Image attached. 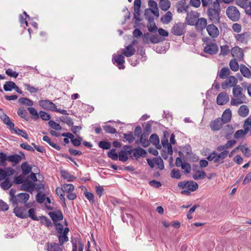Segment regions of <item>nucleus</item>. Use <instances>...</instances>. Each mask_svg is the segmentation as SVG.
<instances>
[{
    "mask_svg": "<svg viewBox=\"0 0 251 251\" xmlns=\"http://www.w3.org/2000/svg\"><path fill=\"white\" fill-rule=\"evenodd\" d=\"M234 37L237 42L247 44L250 37V35L248 32H245L241 34H234Z\"/></svg>",
    "mask_w": 251,
    "mask_h": 251,
    "instance_id": "nucleus-14",
    "label": "nucleus"
},
{
    "mask_svg": "<svg viewBox=\"0 0 251 251\" xmlns=\"http://www.w3.org/2000/svg\"><path fill=\"white\" fill-rule=\"evenodd\" d=\"M61 176L63 178L67 179L68 181H73L75 177L71 175L68 172L66 171H61Z\"/></svg>",
    "mask_w": 251,
    "mask_h": 251,
    "instance_id": "nucleus-44",
    "label": "nucleus"
},
{
    "mask_svg": "<svg viewBox=\"0 0 251 251\" xmlns=\"http://www.w3.org/2000/svg\"><path fill=\"white\" fill-rule=\"evenodd\" d=\"M153 161L154 163L157 165L158 167L160 170H162L164 169V165L163 161L160 157L153 158Z\"/></svg>",
    "mask_w": 251,
    "mask_h": 251,
    "instance_id": "nucleus-47",
    "label": "nucleus"
},
{
    "mask_svg": "<svg viewBox=\"0 0 251 251\" xmlns=\"http://www.w3.org/2000/svg\"><path fill=\"white\" fill-rule=\"evenodd\" d=\"M38 221H40L42 224L44 225L47 227L50 228L52 227L53 224L50 219L45 216H42L39 217Z\"/></svg>",
    "mask_w": 251,
    "mask_h": 251,
    "instance_id": "nucleus-31",
    "label": "nucleus"
},
{
    "mask_svg": "<svg viewBox=\"0 0 251 251\" xmlns=\"http://www.w3.org/2000/svg\"><path fill=\"white\" fill-rule=\"evenodd\" d=\"M172 13L170 11H168L161 18V21L164 24H168L172 21Z\"/></svg>",
    "mask_w": 251,
    "mask_h": 251,
    "instance_id": "nucleus-34",
    "label": "nucleus"
},
{
    "mask_svg": "<svg viewBox=\"0 0 251 251\" xmlns=\"http://www.w3.org/2000/svg\"><path fill=\"white\" fill-rule=\"evenodd\" d=\"M19 102L22 104L31 106L33 104L32 100L26 98H21L19 99Z\"/></svg>",
    "mask_w": 251,
    "mask_h": 251,
    "instance_id": "nucleus-45",
    "label": "nucleus"
},
{
    "mask_svg": "<svg viewBox=\"0 0 251 251\" xmlns=\"http://www.w3.org/2000/svg\"><path fill=\"white\" fill-rule=\"evenodd\" d=\"M17 114L21 118L25 119L26 121L28 120V113L26 110L23 108H19L17 111Z\"/></svg>",
    "mask_w": 251,
    "mask_h": 251,
    "instance_id": "nucleus-46",
    "label": "nucleus"
},
{
    "mask_svg": "<svg viewBox=\"0 0 251 251\" xmlns=\"http://www.w3.org/2000/svg\"><path fill=\"white\" fill-rule=\"evenodd\" d=\"M222 132L226 140H229L234 132V129L232 126L227 125L223 128Z\"/></svg>",
    "mask_w": 251,
    "mask_h": 251,
    "instance_id": "nucleus-20",
    "label": "nucleus"
},
{
    "mask_svg": "<svg viewBox=\"0 0 251 251\" xmlns=\"http://www.w3.org/2000/svg\"><path fill=\"white\" fill-rule=\"evenodd\" d=\"M236 4L241 7L247 9L249 4V0H236Z\"/></svg>",
    "mask_w": 251,
    "mask_h": 251,
    "instance_id": "nucleus-50",
    "label": "nucleus"
},
{
    "mask_svg": "<svg viewBox=\"0 0 251 251\" xmlns=\"http://www.w3.org/2000/svg\"><path fill=\"white\" fill-rule=\"evenodd\" d=\"M99 146L102 149L108 150L110 148L111 144L108 142L102 141L99 143Z\"/></svg>",
    "mask_w": 251,
    "mask_h": 251,
    "instance_id": "nucleus-58",
    "label": "nucleus"
},
{
    "mask_svg": "<svg viewBox=\"0 0 251 251\" xmlns=\"http://www.w3.org/2000/svg\"><path fill=\"white\" fill-rule=\"evenodd\" d=\"M8 161L14 163V165L18 164L21 160L20 155L14 154L8 156Z\"/></svg>",
    "mask_w": 251,
    "mask_h": 251,
    "instance_id": "nucleus-36",
    "label": "nucleus"
},
{
    "mask_svg": "<svg viewBox=\"0 0 251 251\" xmlns=\"http://www.w3.org/2000/svg\"><path fill=\"white\" fill-rule=\"evenodd\" d=\"M112 61L114 64H117L119 69H124L125 68V66L123 65L125 62V57L122 55L113 54Z\"/></svg>",
    "mask_w": 251,
    "mask_h": 251,
    "instance_id": "nucleus-10",
    "label": "nucleus"
},
{
    "mask_svg": "<svg viewBox=\"0 0 251 251\" xmlns=\"http://www.w3.org/2000/svg\"><path fill=\"white\" fill-rule=\"evenodd\" d=\"M221 11L220 4L217 1H214L207 10L209 20L213 24L220 23Z\"/></svg>",
    "mask_w": 251,
    "mask_h": 251,
    "instance_id": "nucleus-3",
    "label": "nucleus"
},
{
    "mask_svg": "<svg viewBox=\"0 0 251 251\" xmlns=\"http://www.w3.org/2000/svg\"><path fill=\"white\" fill-rule=\"evenodd\" d=\"M188 5L185 0H180L176 4L177 11L178 13L186 12L188 11Z\"/></svg>",
    "mask_w": 251,
    "mask_h": 251,
    "instance_id": "nucleus-22",
    "label": "nucleus"
},
{
    "mask_svg": "<svg viewBox=\"0 0 251 251\" xmlns=\"http://www.w3.org/2000/svg\"><path fill=\"white\" fill-rule=\"evenodd\" d=\"M126 151H124L123 150L121 151L118 154L119 159L120 161L125 162L127 161L128 159V156L126 155Z\"/></svg>",
    "mask_w": 251,
    "mask_h": 251,
    "instance_id": "nucleus-56",
    "label": "nucleus"
},
{
    "mask_svg": "<svg viewBox=\"0 0 251 251\" xmlns=\"http://www.w3.org/2000/svg\"><path fill=\"white\" fill-rule=\"evenodd\" d=\"M186 27L185 23L181 22L175 23L171 29V33L176 36H181L185 33Z\"/></svg>",
    "mask_w": 251,
    "mask_h": 251,
    "instance_id": "nucleus-6",
    "label": "nucleus"
},
{
    "mask_svg": "<svg viewBox=\"0 0 251 251\" xmlns=\"http://www.w3.org/2000/svg\"><path fill=\"white\" fill-rule=\"evenodd\" d=\"M15 83L11 81H6L3 85V89L5 91H11L14 89Z\"/></svg>",
    "mask_w": 251,
    "mask_h": 251,
    "instance_id": "nucleus-41",
    "label": "nucleus"
},
{
    "mask_svg": "<svg viewBox=\"0 0 251 251\" xmlns=\"http://www.w3.org/2000/svg\"><path fill=\"white\" fill-rule=\"evenodd\" d=\"M240 71L242 75L247 78H250L251 76V72L248 68L244 65H241Z\"/></svg>",
    "mask_w": 251,
    "mask_h": 251,
    "instance_id": "nucleus-35",
    "label": "nucleus"
},
{
    "mask_svg": "<svg viewBox=\"0 0 251 251\" xmlns=\"http://www.w3.org/2000/svg\"><path fill=\"white\" fill-rule=\"evenodd\" d=\"M199 17V14L196 12H191L189 13H188L185 20L187 23L191 25H195L197 19Z\"/></svg>",
    "mask_w": 251,
    "mask_h": 251,
    "instance_id": "nucleus-12",
    "label": "nucleus"
},
{
    "mask_svg": "<svg viewBox=\"0 0 251 251\" xmlns=\"http://www.w3.org/2000/svg\"><path fill=\"white\" fill-rule=\"evenodd\" d=\"M62 187L64 192L67 193L72 192L75 189L74 185L72 184H65L62 185Z\"/></svg>",
    "mask_w": 251,
    "mask_h": 251,
    "instance_id": "nucleus-59",
    "label": "nucleus"
},
{
    "mask_svg": "<svg viewBox=\"0 0 251 251\" xmlns=\"http://www.w3.org/2000/svg\"><path fill=\"white\" fill-rule=\"evenodd\" d=\"M16 190L11 188L9 191V200L12 204L15 206L19 203H25L29 199V195L26 193H21L16 194Z\"/></svg>",
    "mask_w": 251,
    "mask_h": 251,
    "instance_id": "nucleus-4",
    "label": "nucleus"
},
{
    "mask_svg": "<svg viewBox=\"0 0 251 251\" xmlns=\"http://www.w3.org/2000/svg\"><path fill=\"white\" fill-rule=\"evenodd\" d=\"M231 54L232 56L239 59L243 57V52L242 49L238 46L234 47L231 50Z\"/></svg>",
    "mask_w": 251,
    "mask_h": 251,
    "instance_id": "nucleus-23",
    "label": "nucleus"
},
{
    "mask_svg": "<svg viewBox=\"0 0 251 251\" xmlns=\"http://www.w3.org/2000/svg\"><path fill=\"white\" fill-rule=\"evenodd\" d=\"M237 79L235 76L230 75L226 80L222 83L221 86L223 89H226L228 87L233 88L234 86L237 85Z\"/></svg>",
    "mask_w": 251,
    "mask_h": 251,
    "instance_id": "nucleus-7",
    "label": "nucleus"
},
{
    "mask_svg": "<svg viewBox=\"0 0 251 251\" xmlns=\"http://www.w3.org/2000/svg\"><path fill=\"white\" fill-rule=\"evenodd\" d=\"M149 135L143 133L139 137V142L142 146L145 148L148 147L150 145V141L148 140Z\"/></svg>",
    "mask_w": 251,
    "mask_h": 251,
    "instance_id": "nucleus-30",
    "label": "nucleus"
},
{
    "mask_svg": "<svg viewBox=\"0 0 251 251\" xmlns=\"http://www.w3.org/2000/svg\"><path fill=\"white\" fill-rule=\"evenodd\" d=\"M229 66L231 70L234 72L238 71L239 69V65L236 59L230 60Z\"/></svg>",
    "mask_w": 251,
    "mask_h": 251,
    "instance_id": "nucleus-48",
    "label": "nucleus"
},
{
    "mask_svg": "<svg viewBox=\"0 0 251 251\" xmlns=\"http://www.w3.org/2000/svg\"><path fill=\"white\" fill-rule=\"evenodd\" d=\"M8 160V156L4 152H0V165L1 166L5 167L6 166V160Z\"/></svg>",
    "mask_w": 251,
    "mask_h": 251,
    "instance_id": "nucleus-52",
    "label": "nucleus"
},
{
    "mask_svg": "<svg viewBox=\"0 0 251 251\" xmlns=\"http://www.w3.org/2000/svg\"><path fill=\"white\" fill-rule=\"evenodd\" d=\"M122 53L126 57H129L134 54L135 49L131 45H128L122 50Z\"/></svg>",
    "mask_w": 251,
    "mask_h": 251,
    "instance_id": "nucleus-26",
    "label": "nucleus"
},
{
    "mask_svg": "<svg viewBox=\"0 0 251 251\" xmlns=\"http://www.w3.org/2000/svg\"><path fill=\"white\" fill-rule=\"evenodd\" d=\"M30 217L33 220L38 221L39 217H37L35 215V210L33 208H30L28 210L27 217Z\"/></svg>",
    "mask_w": 251,
    "mask_h": 251,
    "instance_id": "nucleus-55",
    "label": "nucleus"
},
{
    "mask_svg": "<svg viewBox=\"0 0 251 251\" xmlns=\"http://www.w3.org/2000/svg\"><path fill=\"white\" fill-rule=\"evenodd\" d=\"M203 51L209 54H215L218 52V47L216 43H209L204 48Z\"/></svg>",
    "mask_w": 251,
    "mask_h": 251,
    "instance_id": "nucleus-8",
    "label": "nucleus"
},
{
    "mask_svg": "<svg viewBox=\"0 0 251 251\" xmlns=\"http://www.w3.org/2000/svg\"><path fill=\"white\" fill-rule=\"evenodd\" d=\"M43 140L45 142H47L50 146L56 150L59 151L61 149V147L59 145L52 142L48 136H44L43 137Z\"/></svg>",
    "mask_w": 251,
    "mask_h": 251,
    "instance_id": "nucleus-38",
    "label": "nucleus"
},
{
    "mask_svg": "<svg viewBox=\"0 0 251 251\" xmlns=\"http://www.w3.org/2000/svg\"><path fill=\"white\" fill-rule=\"evenodd\" d=\"M27 110H28L30 114L31 115V118L32 119L36 120L37 119H39V114L34 107H28Z\"/></svg>",
    "mask_w": 251,
    "mask_h": 251,
    "instance_id": "nucleus-42",
    "label": "nucleus"
},
{
    "mask_svg": "<svg viewBox=\"0 0 251 251\" xmlns=\"http://www.w3.org/2000/svg\"><path fill=\"white\" fill-rule=\"evenodd\" d=\"M0 118L9 129L12 130L14 128V124L11 122L10 118L6 114L3 113L0 116Z\"/></svg>",
    "mask_w": 251,
    "mask_h": 251,
    "instance_id": "nucleus-24",
    "label": "nucleus"
},
{
    "mask_svg": "<svg viewBox=\"0 0 251 251\" xmlns=\"http://www.w3.org/2000/svg\"><path fill=\"white\" fill-rule=\"evenodd\" d=\"M207 25V20L204 18H201L197 20L195 25L198 30H202L205 28H206Z\"/></svg>",
    "mask_w": 251,
    "mask_h": 251,
    "instance_id": "nucleus-25",
    "label": "nucleus"
},
{
    "mask_svg": "<svg viewBox=\"0 0 251 251\" xmlns=\"http://www.w3.org/2000/svg\"><path fill=\"white\" fill-rule=\"evenodd\" d=\"M206 28L208 35L211 38H215L219 36V30L213 23L207 25Z\"/></svg>",
    "mask_w": 251,
    "mask_h": 251,
    "instance_id": "nucleus-9",
    "label": "nucleus"
},
{
    "mask_svg": "<svg viewBox=\"0 0 251 251\" xmlns=\"http://www.w3.org/2000/svg\"><path fill=\"white\" fill-rule=\"evenodd\" d=\"M47 251H63L61 246L58 244L52 242L47 244Z\"/></svg>",
    "mask_w": 251,
    "mask_h": 251,
    "instance_id": "nucleus-27",
    "label": "nucleus"
},
{
    "mask_svg": "<svg viewBox=\"0 0 251 251\" xmlns=\"http://www.w3.org/2000/svg\"><path fill=\"white\" fill-rule=\"evenodd\" d=\"M50 126L55 130H61L62 127L54 121L50 120L49 122Z\"/></svg>",
    "mask_w": 251,
    "mask_h": 251,
    "instance_id": "nucleus-54",
    "label": "nucleus"
},
{
    "mask_svg": "<svg viewBox=\"0 0 251 251\" xmlns=\"http://www.w3.org/2000/svg\"><path fill=\"white\" fill-rule=\"evenodd\" d=\"M249 113V108L246 105H242L238 109V114L242 117H247Z\"/></svg>",
    "mask_w": 251,
    "mask_h": 251,
    "instance_id": "nucleus-29",
    "label": "nucleus"
},
{
    "mask_svg": "<svg viewBox=\"0 0 251 251\" xmlns=\"http://www.w3.org/2000/svg\"><path fill=\"white\" fill-rule=\"evenodd\" d=\"M115 151V149H112L107 153V156L113 160H117L119 158L118 154Z\"/></svg>",
    "mask_w": 251,
    "mask_h": 251,
    "instance_id": "nucleus-49",
    "label": "nucleus"
},
{
    "mask_svg": "<svg viewBox=\"0 0 251 251\" xmlns=\"http://www.w3.org/2000/svg\"><path fill=\"white\" fill-rule=\"evenodd\" d=\"M146 151L141 148L134 149V152L132 155L130 156V158L134 157L136 160H138L140 157H145L146 155Z\"/></svg>",
    "mask_w": 251,
    "mask_h": 251,
    "instance_id": "nucleus-21",
    "label": "nucleus"
},
{
    "mask_svg": "<svg viewBox=\"0 0 251 251\" xmlns=\"http://www.w3.org/2000/svg\"><path fill=\"white\" fill-rule=\"evenodd\" d=\"M82 140V138L80 136H78L77 138H74L71 141L74 146L78 147L80 145Z\"/></svg>",
    "mask_w": 251,
    "mask_h": 251,
    "instance_id": "nucleus-63",
    "label": "nucleus"
},
{
    "mask_svg": "<svg viewBox=\"0 0 251 251\" xmlns=\"http://www.w3.org/2000/svg\"><path fill=\"white\" fill-rule=\"evenodd\" d=\"M14 213L18 217L22 219L27 218L26 209L24 207H19L17 205L14 209Z\"/></svg>",
    "mask_w": 251,
    "mask_h": 251,
    "instance_id": "nucleus-13",
    "label": "nucleus"
},
{
    "mask_svg": "<svg viewBox=\"0 0 251 251\" xmlns=\"http://www.w3.org/2000/svg\"><path fill=\"white\" fill-rule=\"evenodd\" d=\"M236 141L234 140H229L226 144L219 146L217 148V151L221 152L218 153L216 151H213L207 157V159L209 161H213L215 163L222 164L224 162V160L226 157L228 153V149L231 148L235 144Z\"/></svg>",
    "mask_w": 251,
    "mask_h": 251,
    "instance_id": "nucleus-1",
    "label": "nucleus"
},
{
    "mask_svg": "<svg viewBox=\"0 0 251 251\" xmlns=\"http://www.w3.org/2000/svg\"><path fill=\"white\" fill-rule=\"evenodd\" d=\"M229 48L227 45H224L221 47L220 54L223 56H226L229 53Z\"/></svg>",
    "mask_w": 251,
    "mask_h": 251,
    "instance_id": "nucleus-62",
    "label": "nucleus"
},
{
    "mask_svg": "<svg viewBox=\"0 0 251 251\" xmlns=\"http://www.w3.org/2000/svg\"><path fill=\"white\" fill-rule=\"evenodd\" d=\"M148 5L150 7V8L146 10L145 15H147L148 11L150 10L152 14H154V16H155L156 17H158L159 13L157 3L154 0H150L149 1Z\"/></svg>",
    "mask_w": 251,
    "mask_h": 251,
    "instance_id": "nucleus-11",
    "label": "nucleus"
},
{
    "mask_svg": "<svg viewBox=\"0 0 251 251\" xmlns=\"http://www.w3.org/2000/svg\"><path fill=\"white\" fill-rule=\"evenodd\" d=\"M159 6L163 11H167L171 6V2L169 0H160Z\"/></svg>",
    "mask_w": 251,
    "mask_h": 251,
    "instance_id": "nucleus-33",
    "label": "nucleus"
},
{
    "mask_svg": "<svg viewBox=\"0 0 251 251\" xmlns=\"http://www.w3.org/2000/svg\"><path fill=\"white\" fill-rule=\"evenodd\" d=\"M150 143H152L154 145H157L159 143V139L156 134H151L150 138Z\"/></svg>",
    "mask_w": 251,
    "mask_h": 251,
    "instance_id": "nucleus-53",
    "label": "nucleus"
},
{
    "mask_svg": "<svg viewBox=\"0 0 251 251\" xmlns=\"http://www.w3.org/2000/svg\"><path fill=\"white\" fill-rule=\"evenodd\" d=\"M12 185V183L10 181L9 179L5 178L4 181L0 183L1 188L4 190L9 189Z\"/></svg>",
    "mask_w": 251,
    "mask_h": 251,
    "instance_id": "nucleus-40",
    "label": "nucleus"
},
{
    "mask_svg": "<svg viewBox=\"0 0 251 251\" xmlns=\"http://www.w3.org/2000/svg\"><path fill=\"white\" fill-rule=\"evenodd\" d=\"M224 124L221 118H218L215 120L212 121L210 123V127L213 131L219 130Z\"/></svg>",
    "mask_w": 251,
    "mask_h": 251,
    "instance_id": "nucleus-15",
    "label": "nucleus"
},
{
    "mask_svg": "<svg viewBox=\"0 0 251 251\" xmlns=\"http://www.w3.org/2000/svg\"><path fill=\"white\" fill-rule=\"evenodd\" d=\"M231 111L230 109H226L224 112L221 119L224 124L229 122L231 120Z\"/></svg>",
    "mask_w": 251,
    "mask_h": 251,
    "instance_id": "nucleus-28",
    "label": "nucleus"
},
{
    "mask_svg": "<svg viewBox=\"0 0 251 251\" xmlns=\"http://www.w3.org/2000/svg\"><path fill=\"white\" fill-rule=\"evenodd\" d=\"M34 188L35 185L30 180L25 181L21 186V190L26 191L31 194L32 193Z\"/></svg>",
    "mask_w": 251,
    "mask_h": 251,
    "instance_id": "nucleus-16",
    "label": "nucleus"
},
{
    "mask_svg": "<svg viewBox=\"0 0 251 251\" xmlns=\"http://www.w3.org/2000/svg\"><path fill=\"white\" fill-rule=\"evenodd\" d=\"M233 97L231 99L230 104L233 106H238L247 103V99L243 93V89L240 85H235L232 89Z\"/></svg>",
    "mask_w": 251,
    "mask_h": 251,
    "instance_id": "nucleus-2",
    "label": "nucleus"
},
{
    "mask_svg": "<svg viewBox=\"0 0 251 251\" xmlns=\"http://www.w3.org/2000/svg\"><path fill=\"white\" fill-rule=\"evenodd\" d=\"M49 215L53 221V224L57 223V222L62 221L63 219L62 213L60 210L50 212Z\"/></svg>",
    "mask_w": 251,
    "mask_h": 251,
    "instance_id": "nucleus-19",
    "label": "nucleus"
},
{
    "mask_svg": "<svg viewBox=\"0 0 251 251\" xmlns=\"http://www.w3.org/2000/svg\"><path fill=\"white\" fill-rule=\"evenodd\" d=\"M39 105L43 108L54 111L56 109V106L52 102L48 100H41L39 101Z\"/></svg>",
    "mask_w": 251,
    "mask_h": 251,
    "instance_id": "nucleus-17",
    "label": "nucleus"
},
{
    "mask_svg": "<svg viewBox=\"0 0 251 251\" xmlns=\"http://www.w3.org/2000/svg\"><path fill=\"white\" fill-rule=\"evenodd\" d=\"M198 188V184L193 181H188L186 189L189 191H195Z\"/></svg>",
    "mask_w": 251,
    "mask_h": 251,
    "instance_id": "nucleus-39",
    "label": "nucleus"
},
{
    "mask_svg": "<svg viewBox=\"0 0 251 251\" xmlns=\"http://www.w3.org/2000/svg\"><path fill=\"white\" fill-rule=\"evenodd\" d=\"M171 177L172 178H175L176 179H180L181 177V175L179 172V171L178 170H176L175 169H172L171 172Z\"/></svg>",
    "mask_w": 251,
    "mask_h": 251,
    "instance_id": "nucleus-61",
    "label": "nucleus"
},
{
    "mask_svg": "<svg viewBox=\"0 0 251 251\" xmlns=\"http://www.w3.org/2000/svg\"><path fill=\"white\" fill-rule=\"evenodd\" d=\"M241 151L247 157L251 156V151L248 147H247L245 145H242Z\"/></svg>",
    "mask_w": 251,
    "mask_h": 251,
    "instance_id": "nucleus-60",
    "label": "nucleus"
},
{
    "mask_svg": "<svg viewBox=\"0 0 251 251\" xmlns=\"http://www.w3.org/2000/svg\"><path fill=\"white\" fill-rule=\"evenodd\" d=\"M230 71L227 67L222 68L219 74V77L222 79L226 78L229 75Z\"/></svg>",
    "mask_w": 251,
    "mask_h": 251,
    "instance_id": "nucleus-37",
    "label": "nucleus"
},
{
    "mask_svg": "<svg viewBox=\"0 0 251 251\" xmlns=\"http://www.w3.org/2000/svg\"><path fill=\"white\" fill-rule=\"evenodd\" d=\"M226 14L232 21H237L240 17V13L234 6H229L226 9Z\"/></svg>",
    "mask_w": 251,
    "mask_h": 251,
    "instance_id": "nucleus-5",
    "label": "nucleus"
},
{
    "mask_svg": "<svg viewBox=\"0 0 251 251\" xmlns=\"http://www.w3.org/2000/svg\"><path fill=\"white\" fill-rule=\"evenodd\" d=\"M16 134L22 136L23 137H24L25 139H28V135L26 133V132L22 129H20L17 127H15L12 129Z\"/></svg>",
    "mask_w": 251,
    "mask_h": 251,
    "instance_id": "nucleus-51",
    "label": "nucleus"
},
{
    "mask_svg": "<svg viewBox=\"0 0 251 251\" xmlns=\"http://www.w3.org/2000/svg\"><path fill=\"white\" fill-rule=\"evenodd\" d=\"M217 103L218 105H224L229 101V97L226 92L220 93L217 97Z\"/></svg>",
    "mask_w": 251,
    "mask_h": 251,
    "instance_id": "nucleus-18",
    "label": "nucleus"
},
{
    "mask_svg": "<svg viewBox=\"0 0 251 251\" xmlns=\"http://www.w3.org/2000/svg\"><path fill=\"white\" fill-rule=\"evenodd\" d=\"M21 167L22 173L24 175H27L31 172L32 168L27 162L23 163Z\"/></svg>",
    "mask_w": 251,
    "mask_h": 251,
    "instance_id": "nucleus-32",
    "label": "nucleus"
},
{
    "mask_svg": "<svg viewBox=\"0 0 251 251\" xmlns=\"http://www.w3.org/2000/svg\"><path fill=\"white\" fill-rule=\"evenodd\" d=\"M206 176V173L204 171H198L197 173L193 175V178L195 180L202 179Z\"/></svg>",
    "mask_w": 251,
    "mask_h": 251,
    "instance_id": "nucleus-43",
    "label": "nucleus"
},
{
    "mask_svg": "<svg viewBox=\"0 0 251 251\" xmlns=\"http://www.w3.org/2000/svg\"><path fill=\"white\" fill-rule=\"evenodd\" d=\"M59 245L62 246L65 242L68 241L69 238L66 235L60 234L58 236Z\"/></svg>",
    "mask_w": 251,
    "mask_h": 251,
    "instance_id": "nucleus-57",
    "label": "nucleus"
},
{
    "mask_svg": "<svg viewBox=\"0 0 251 251\" xmlns=\"http://www.w3.org/2000/svg\"><path fill=\"white\" fill-rule=\"evenodd\" d=\"M103 129L106 133L114 134L116 132V130L115 128L111 126H103Z\"/></svg>",
    "mask_w": 251,
    "mask_h": 251,
    "instance_id": "nucleus-64",
    "label": "nucleus"
}]
</instances>
